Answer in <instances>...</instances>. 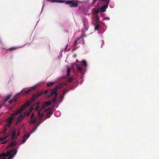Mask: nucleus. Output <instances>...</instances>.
Listing matches in <instances>:
<instances>
[{"label":"nucleus","instance_id":"nucleus-30","mask_svg":"<svg viewBox=\"0 0 159 159\" xmlns=\"http://www.w3.org/2000/svg\"><path fill=\"white\" fill-rule=\"evenodd\" d=\"M32 109L30 110V112H28L26 114L25 113V115H26V116H28L30 114V112L32 111Z\"/></svg>","mask_w":159,"mask_h":159},{"label":"nucleus","instance_id":"nucleus-35","mask_svg":"<svg viewBox=\"0 0 159 159\" xmlns=\"http://www.w3.org/2000/svg\"><path fill=\"white\" fill-rule=\"evenodd\" d=\"M25 91V89H23L22 90V91H21V93H23L24 91V92Z\"/></svg>","mask_w":159,"mask_h":159},{"label":"nucleus","instance_id":"nucleus-14","mask_svg":"<svg viewBox=\"0 0 159 159\" xmlns=\"http://www.w3.org/2000/svg\"><path fill=\"white\" fill-rule=\"evenodd\" d=\"M30 136V134H26L24 135L23 137L22 142L24 143L25 140L29 138Z\"/></svg>","mask_w":159,"mask_h":159},{"label":"nucleus","instance_id":"nucleus-21","mask_svg":"<svg viewBox=\"0 0 159 159\" xmlns=\"http://www.w3.org/2000/svg\"><path fill=\"white\" fill-rule=\"evenodd\" d=\"M19 48L18 47H12L10 48H9L8 49V50L9 51H12L13 50H16L17 48Z\"/></svg>","mask_w":159,"mask_h":159},{"label":"nucleus","instance_id":"nucleus-6","mask_svg":"<svg viewBox=\"0 0 159 159\" xmlns=\"http://www.w3.org/2000/svg\"><path fill=\"white\" fill-rule=\"evenodd\" d=\"M20 134V131L18 129H14L12 134V139H14L16 138V136H18Z\"/></svg>","mask_w":159,"mask_h":159},{"label":"nucleus","instance_id":"nucleus-7","mask_svg":"<svg viewBox=\"0 0 159 159\" xmlns=\"http://www.w3.org/2000/svg\"><path fill=\"white\" fill-rule=\"evenodd\" d=\"M36 117L35 116L34 114L33 113H32L30 117V124H34L36 121Z\"/></svg>","mask_w":159,"mask_h":159},{"label":"nucleus","instance_id":"nucleus-16","mask_svg":"<svg viewBox=\"0 0 159 159\" xmlns=\"http://www.w3.org/2000/svg\"><path fill=\"white\" fill-rule=\"evenodd\" d=\"M95 29L96 30H98L99 29V23H95Z\"/></svg>","mask_w":159,"mask_h":159},{"label":"nucleus","instance_id":"nucleus-1","mask_svg":"<svg viewBox=\"0 0 159 159\" xmlns=\"http://www.w3.org/2000/svg\"><path fill=\"white\" fill-rule=\"evenodd\" d=\"M29 103H26L21 107L20 109L16 111L15 112L12 114L10 117L7 119L6 127L8 128H9L12 123L13 120L16 118L17 115L21 113L23 110L26 109L27 107L29 106Z\"/></svg>","mask_w":159,"mask_h":159},{"label":"nucleus","instance_id":"nucleus-37","mask_svg":"<svg viewBox=\"0 0 159 159\" xmlns=\"http://www.w3.org/2000/svg\"><path fill=\"white\" fill-rule=\"evenodd\" d=\"M66 93V92H64L63 94H65Z\"/></svg>","mask_w":159,"mask_h":159},{"label":"nucleus","instance_id":"nucleus-12","mask_svg":"<svg viewBox=\"0 0 159 159\" xmlns=\"http://www.w3.org/2000/svg\"><path fill=\"white\" fill-rule=\"evenodd\" d=\"M107 3H106L105 5L102 6L101 8V11L104 12L106 11V9L108 7L109 5V2L108 0H107Z\"/></svg>","mask_w":159,"mask_h":159},{"label":"nucleus","instance_id":"nucleus-11","mask_svg":"<svg viewBox=\"0 0 159 159\" xmlns=\"http://www.w3.org/2000/svg\"><path fill=\"white\" fill-rule=\"evenodd\" d=\"M42 94V93H38L34 94L32 98L33 101H34L36 99L39 98Z\"/></svg>","mask_w":159,"mask_h":159},{"label":"nucleus","instance_id":"nucleus-28","mask_svg":"<svg viewBox=\"0 0 159 159\" xmlns=\"http://www.w3.org/2000/svg\"><path fill=\"white\" fill-rule=\"evenodd\" d=\"M67 80L68 82H71L73 80V79L71 77H70Z\"/></svg>","mask_w":159,"mask_h":159},{"label":"nucleus","instance_id":"nucleus-22","mask_svg":"<svg viewBox=\"0 0 159 159\" xmlns=\"http://www.w3.org/2000/svg\"><path fill=\"white\" fill-rule=\"evenodd\" d=\"M51 104V101H49L45 102L44 103V105L45 106H48L50 105Z\"/></svg>","mask_w":159,"mask_h":159},{"label":"nucleus","instance_id":"nucleus-13","mask_svg":"<svg viewBox=\"0 0 159 159\" xmlns=\"http://www.w3.org/2000/svg\"><path fill=\"white\" fill-rule=\"evenodd\" d=\"M7 136H5L3 138H0V143L4 144L6 143L7 142V140L6 139L7 138Z\"/></svg>","mask_w":159,"mask_h":159},{"label":"nucleus","instance_id":"nucleus-26","mask_svg":"<svg viewBox=\"0 0 159 159\" xmlns=\"http://www.w3.org/2000/svg\"><path fill=\"white\" fill-rule=\"evenodd\" d=\"M7 129H5L2 131L0 134V136H2V135H4L6 133V131L7 130Z\"/></svg>","mask_w":159,"mask_h":159},{"label":"nucleus","instance_id":"nucleus-33","mask_svg":"<svg viewBox=\"0 0 159 159\" xmlns=\"http://www.w3.org/2000/svg\"><path fill=\"white\" fill-rule=\"evenodd\" d=\"M67 47H68V45H66V46L65 48H64V50H66L67 49Z\"/></svg>","mask_w":159,"mask_h":159},{"label":"nucleus","instance_id":"nucleus-29","mask_svg":"<svg viewBox=\"0 0 159 159\" xmlns=\"http://www.w3.org/2000/svg\"><path fill=\"white\" fill-rule=\"evenodd\" d=\"M39 124H38V125H35V126H34V131H33V132H34V131L36 130L37 129V128L39 126Z\"/></svg>","mask_w":159,"mask_h":159},{"label":"nucleus","instance_id":"nucleus-36","mask_svg":"<svg viewBox=\"0 0 159 159\" xmlns=\"http://www.w3.org/2000/svg\"><path fill=\"white\" fill-rule=\"evenodd\" d=\"M48 92V90H46V91H45V93H47Z\"/></svg>","mask_w":159,"mask_h":159},{"label":"nucleus","instance_id":"nucleus-19","mask_svg":"<svg viewBox=\"0 0 159 159\" xmlns=\"http://www.w3.org/2000/svg\"><path fill=\"white\" fill-rule=\"evenodd\" d=\"M82 35L81 36L80 38L82 40H83V38L85 37V35L84 34V30H82Z\"/></svg>","mask_w":159,"mask_h":159},{"label":"nucleus","instance_id":"nucleus-34","mask_svg":"<svg viewBox=\"0 0 159 159\" xmlns=\"http://www.w3.org/2000/svg\"><path fill=\"white\" fill-rule=\"evenodd\" d=\"M84 26H85V30H88V28L87 27H86L85 25H84Z\"/></svg>","mask_w":159,"mask_h":159},{"label":"nucleus","instance_id":"nucleus-18","mask_svg":"<svg viewBox=\"0 0 159 159\" xmlns=\"http://www.w3.org/2000/svg\"><path fill=\"white\" fill-rule=\"evenodd\" d=\"M11 95H8L6 96L4 99V102H7L10 98Z\"/></svg>","mask_w":159,"mask_h":159},{"label":"nucleus","instance_id":"nucleus-15","mask_svg":"<svg viewBox=\"0 0 159 159\" xmlns=\"http://www.w3.org/2000/svg\"><path fill=\"white\" fill-rule=\"evenodd\" d=\"M76 68L78 71L81 72L82 70V68L78 64H76Z\"/></svg>","mask_w":159,"mask_h":159},{"label":"nucleus","instance_id":"nucleus-5","mask_svg":"<svg viewBox=\"0 0 159 159\" xmlns=\"http://www.w3.org/2000/svg\"><path fill=\"white\" fill-rule=\"evenodd\" d=\"M24 110H23L22 113L17 114L16 116H17V118H16V124L21 122L22 120L24 119L25 115V112H24L23 111Z\"/></svg>","mask_w":159,"mask_h":159},{"label":"nucleus","instance_id":"nucleus-9","mask_svg":"<svg viewBox=\"0 0 159 159\" xmlns=\"http://www.w3.org/2000/svg\"><path fill=\"white\" fill-rule=\"evenodd\" d=\"M37 87V85H36L33 87L30 88L27 90L25 92L24 94L27 95L29 94L32 91L34 90L35 89H36Z\"/></svg>","mask_w":159,"mask_h":159},{"label":"nucleus","instance_id":"nucleus-27","mask_svg":"<svg viewBox=\"0 0 159 159\" xmlns=\"http://www.w3.org/2000/svg\"><path fill=\"white\" fill-rule=\"evenodd\" d=\"M16 144V143L15 142H13L11 143L10 144V146L13 147L15 146Z\"/></svg>","mask_w":159,"mask_h":159},{"label":"nucleus","instance_id":"nucleus-2","mask_svg":"<svg viewBox=\"0 0 159 159\" xmlns=\"http://www.w3.org/2000/svg\"><path fill=\"white\" fill-rule=\"evenodd\" d=\"M52 2H57L59 3H64L66 4L70 5L71 7H76L78 6L77 2L75 0H52Z\"/></svg>","mask_w":159,"mask_h":159},{"label":"nucleus","instance_id":"nucleus-32","mask_svg":"<svg viewBox=\"0 0 159 159\" xmlns=\"http://www.w3.org/2000/svg\"><path fill=\"white\" fill-rule=\"evenodd\" d=\"M98 0H93V3H94L96 2Z\"/></svg>","mask_w":159,"mask_h":159},{"label":"nucleus","instance_id":"nucleus-23","mask_svg":"<svg viewBox=\"0 0 159 159\" xmlns=\"http://www.w3.org/2000/svg\"><path fill=\"white\" fill-rule=\"evenodd\" d=\"M70 68H68L67 69V76L69 77L70 76Z\"/></svg>","mask_w":159,"mask_h":159},{"label":"nucleus","instance_id":"nucleus-10","mask_svg":"<svg viewBox=\"0 0 159 159\" xmlns=\"http://www.w3.org/2000/svg\"><path fill=\"white\" fill-rule=\"evenodd\" d=\"M39 106L37 105L35 108V110L38 111V115L40 118H41L43 116V113H41V111L39 110Z\"/></svg>","mask_w":159,"mask_h":159},{"label":"nucleus","instance_id":"nucleus-8","mask_svg":"<svg viewBox=\"0 0 159 159\" xmlns=\"http://www.w3.org/2000/svg\"><path fill=\"white\" fill-rule=\"evenodd\" d=\"M81 40V39L79 37L77 38L75 41L73 45L74 50H75L78 47H77V46L78 44H79L80 43Z\"/></svg>","mask_w":159,"mask_h":159},{"label":"nucleus","instance_id":"nucleus-3","mask_svg":"<svg viewBox=\"0 0 159 159\" xmlns=\"http://www.w3.org/2000/svg\"><path fill=\"white\" fill-rule=\"evenodd\" d=\"M17 151L16 149H12L10 152H7L6 153H3L2 154H0V159L2 158L8 156V159H12L15 154L17 153Z\"/></svg>","mask_w":159,"mask_h":159},{"label":"nucleus","instance_id":"nucleus-31","mask_svg":"<svg viewBox=\"0 0 159 159\" xmlns=\"http://www.w3.org/2000/svg\"><path fill=\"white\" fill-rule=\"evenodd\" d=\"M99 12V11L97 10L95 11L94 13L95 14H97Z\"/></svg>","mask_w":159,"mask_h":159},{"label":"nucleus","instance_id":"nucleus-17","mask_svg":"<svg viewBox=\"0 0 159 159\" xmlns=\"http://www.w3.org/2000/svg\"><path fill=\"white\" fill-rule=\"evenodd\" d=\"M17 100V99L16 98V97H15L12 100H9L8 101V102L9 103L11 104L13 101H14V102L16 101Z\"/></svg>","mask_w":159,"mask_h":159},{"label":"nucleus","instance_id":"nucleus-20","mask_svg":"<svg viewBox=\"0 0 159 159\" xmlns=\"http://www.w3.org/2000/svg\"><path fill=\"white\" fill-rule=\"evenodd\" d=\"M96 23H99V20L98 16L97 15L95 16Z\"/></svg>","mask_w":159,"mask_h":159},{"label":"nucleus","instance_id":"nucleus-24","mask_svg":"<svg viewBox=\"0 0 159 159\" xmlns=\"http://www.w3.org/2000/svg\"><path fill=\"white\" fill-rule=\"evenodd\" d=\"M54 84V83H53L52 82H50L48 84H47L46 85L48 87H49V86H52Z\"/></svg>","mask_w":159,"mask_h":159},{"label":"nucleus","instance_id":"nucleus-4","mask_svg":"<svg viewBox=\"0 0 159 159\" xmlns=\"http://www.w3.org/2000/svg\"><path fill=\"white\" fill-rule=\"evenodd\" d=\"M63 84H61L57 86L56 88H54L53 89L50 90V93L49 95L50 96H52L53 95H54L55 96L52 99V101L54 103H55L56 97L57 95V90L63 87Z\"/></svg>","mask_w":159,"mask_h":159},{"label":"nucleus","instance_id":"nucleus-25","mask_svg":"<svg viewBox=\"0 0 159 159\" xmlns=\"http://www.w3.org/2000/svg\"><path fill=\"white\" fill-rule=\"evenodd\" d=\"M82 64L85 66H87V63L86 61L84 60H83L82 61Z\"/></svg>","mask_w":159,"mask_h":159}]
</instances>
